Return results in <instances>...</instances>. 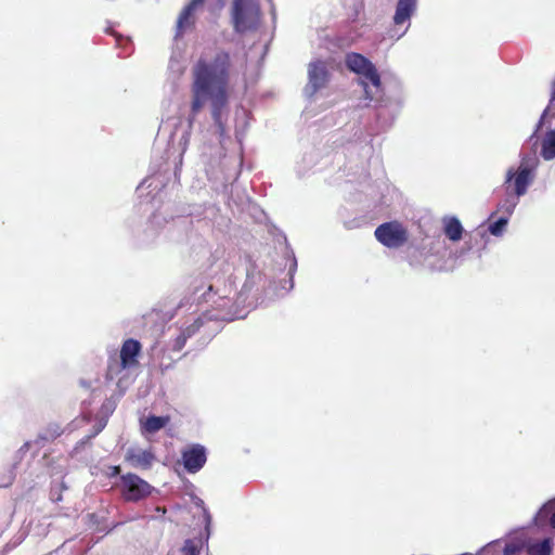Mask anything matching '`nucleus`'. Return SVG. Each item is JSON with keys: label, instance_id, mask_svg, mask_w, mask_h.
<instances>
[{"label": "nucleus", "instance_id": "1", "mask_svg": "<svg viewBox=\"0 0 555 555\" xmlns=\"http://www.w3.org/2000/svg\"><path fill=\"white\" fill-rule=\"evenodd\" d=\"M230 55L219 51L212 61L199 60L193 67L191 112L195 116L207 103L220 133L224 131L222 111L228 105Z\"/></svg>", "mask_w": 555, "mask_h": 555}, {"label": "nucleus", "instance_id": "2", "mask_svg": "<svg viewBox=\"0 0 555 555\" xmlns=\"http://www.w3.org/2000/svg\"><path fill=\"white\" fill-rule=\"evenodd\" d=\"M250 274L247 273V282L243 289L237 294L234 299L235 291L233 283L229 281L222 287L216 283H208L194 286L192 292L193 301L197 305L208 304L210 309H207L198 317L192 324L181 328L180 333L185 334L189 339L194 336L207 321H233L235 319H244L246 312L244 311L246 296L245 293L251 287Z\"/></svg>", "mask_w": 555, "mask_h": 555}, {"label": "nucleus", "instance_id": "3", "mask_svg": "<svg viewBox=\"0 0 555 555\" xmlns=\"http://www.w3.org/2000/svg\"><path fill=\"white\" fill-rule=\"evenodd\" d=\"M346 67L359 75V82L363 87L365 98L370 101L379 103L380 108H386L389 114L397 115L403 104V96L401 93L388 95L386 98H378L380 92V76L375 65L364 55L356 52L346 55Z\"/></svg>", "mask_w": 555, "mask_h": 555}, {"label": "nucleus", "instance_id": "4", "mask_svg": "<svg viewBox=\"0 0 555 555\" xmlns=\"http://www.w3.org/2000/svg\"><path fill=\"white\" fill-rule=\"evenodd\" d=\"M539 164V158L534 153H521L519 166L517 168L509 167L506 170L504 184H512L516 196L526 195L535 179Z\"/></svg>", "mask_w": 555, "mask_h": 555}, {"label": "nucleus", "instance_id": "5", "mask_svg": "<svg viewBox=\"0 0 555 555\" xmlns=\"http://www.w3.org/2000/svg\"><path fill=\"white\" fill-rule=\"evenodd\" d=\"M231 21L238 34L255 30L260 22V8L256 0H233Z\"/></svg>", "mask_w": 555, "mask_h": 555}, {"label": "nucleus", "instance_id": "6", "mask_svg": "<svg viewBox=\"0 0 555 555\" xmlns=\"http://www.w3.org/2000/svg\"><path fill=\"white\" fill-rule=\"evenodd\" d=\"M141 344L133 338L126 339L120 348L119 362L108 364L107 377L114 379L124 370L131 369L138 364V357L141 352Z\"/></svg>", "mask_w": 555, "mask_h": 555}, {"label": "nucleus", "instance_id": "7", "mask_svg": "<svg viewBox=\"0 0 555 555\" xmlns=\"http://www.w3.org/2000/svg\"><path fill=\"white\" fill-rule=\"evenodd\" d=\"M376 240L387 248H399L408 241L406 229L398 221H389L379 224L375 229Z\"/></svg>", "mask_w": 555, "mask_h": 555}, {"label": "nucleus", "instance_id": "8", "mask_svg": "<svg viewBox=\"0 0 555 555\" xmlns=\"http://www.w3.org/2000/svg\"><path fill=\"white\" fill-rule=\"evenodd\" d=\"M153 487L135 474L128 473L121 476V492L126 501L137 502L149 496Z\"/></svg>", "mask_w": 555, "mask_h": 555}, {"label": "nucleus", "instance_id": "9", "mask_svg": "<svg viewBox=\"0 0 555 555\" xmlns=\"http://www.w3.org/2000/svg\"><path fill=\"white\" fill-rule=\"evenodd\" d=\"M330 73L324 61L317 60L309 63L308 83L304 89L307 98H312L319 90L324 88L328 81Z\"/></svg>", "mask_w": 555, "mask_h": 555}, {"label": "nucleus", "instance_id": "10", "mask_svg": "<svg viewBox=\"0 0 555 555\" xmlns=\"http://www.w3.org/2000/svg\"><path fill=\"white\" fill-rule=\"evenodd\" d=\"M181 459L184 469L189 474H196L206 464V448L199 443H193L181 451Z\"/></svg>", "mask_w": 555, "mask_h": 555}, {"label": "nucleus", "instance_id": "11", "mask_svg": "<svg viewBox=\"0 0 555 555\" xmlns=\"http://www.w3.org/2000/svg\"><path fill=\"white\" fill-rule=\"evenodd\" d=\"M206 0H190L181 10L176 25V37L183 35L195 25L196 13L203 9Z\"/></svg>", "mask_w": 555, "mask_h": 555}, {"label": "nucleus", "instance_id": "12", "mask_svg": "<svg viewBox=\"0 0 555 555\" xmlns=\"http://www.w3.org/2000/svg\"><path fill=\"white\" fill-rule=\"evenodd\" d=\"M285 276L280 279L279 286H274L276 296H284L294 287V275L297 270V259L292 250H286L283 258Z\"/></svg>", "mask_w": 555, "mask_h": 555}, {"label": "nucleus", "instance_id": "13", "mask_svg": "<svg viewBox=\"0 0 555 555\" xmlns=\"http://www.w3.org/2000/svg\"><path fill=\"white\" fill-rule=\"evenodd\" d=\"M125 460L132 467L146 470L153 466L156 456L151 450L131 447L127 449Z\"/></svg>", "mask_w": 555, "mask_h": 555}, {"label": "nucleus", "instance_id": "14", "mask_svg": "<svg viewBox=\"0 0 555 555\" xmlns=\"http://www.w3.org/2000/svg\"><path fill=\"white\" fill-rule=\"evenodd\" d=\"M417 0H397L396 11L393 15V24L396 26L408 23L405 29L396 36V39H400L410 27V18L416 12Z\"/></svg>", "mask_w": 555, "mask_h": 555}, {"label": "nucleus", "instance_id": "15", "mask_svg": "<svg viewBox=\"0 0 555 555\" xmlns=\"http://www.w3.org/2000/svg\"><path fill=\"white\" fill-rule=\"evenodd\" d=\"M224 254L225 250L221 246L216 247L214 250L204 249L203 256L205 257V260L201 264L203 271L208 275H211L222 270L224 267Z\"/></svg>", "mask_w": 555, "mask_h": 555}, {"label": "nucleus", "instance_id": "16", "mask_svg": "<svg viewBox=\"0 0 555 555\" xmlns=\"http://www.w3.org/2000/svg\"><path fill=\"white\" fill-rule=\"evenodd\" d=\"M165 222V218L159 212L153 214L152 217L146 222L142 235L139 237L140 244H153Z\"/></svg>", "mask_w": 555, "mask_h": 555}, {"label": "nucleus", "instance_id": "17", "mask_svg": "<svg viewBox=\"0 0 555 555\" xmlns=\"http://www.w3.org/2000/svg\"><path fill=\"white\" fill-rule=\"evenodd\" d=\"M533 521L538 527L550 525L555 529V498L547 501L540 507L533 518Z\"/></svg>", "mask_w": 555, "mask_h": 555}, {"label": "nucleus", "instance_id": "18", "mask_svg": "<svg viewBox=\"0 0 555 555\" xmlns=\"http://www.w3.org/2000/svg\"><path fill=\"white\" fill-rule=\"evenodd\" d=\"M443 233L451 242L462 240L464 228L460 219L455 216H446L442 219Z\"/></svg>", "mask_w": 555, "mask_h": 555}, {"label": "nucleus", "instance_id": "19", "mask_svg": "<svg viewBox=\"0 0 555 555\" xmlns=\"http://www.w3.org/2000/svg\"><path fill=\"white\" fill-rule=\"evenodd\" d=\"M541 156L544 160L555 158V129H551L545 133L541 144Z\"/></svg>", "mask_w": 555, "mask_h": 555}, {"label": "nucleus", "instance_id": "20", "mask_svg": "<svg viewBox=\"0 0 555 555\" xmlns=\"http://www.w3.org/2000/svg\"><path fill=\"white\" fill-rule=\"evenodd\" d=\"M520 197L521 196H516L514 192L513 194H507L505 198L498 204V210L509 218L514 214Z\"/></svg>", "mask_w": 555, "mask_h": 555}, {"label": "nucleus", "instance_id": "21", "mask_svg": "<svg viewBox=\"0 0 555 555\" xmlns=\"http://www.w3.org/2000/svg\"><path fill=\"white\" fill-rule=\"evenodd\" d=\"M168 423V417L150 415L144 421L142 427L146 433L154 434L164 428Z\"/></svg>", "mask_w": 555, "mask_h": 555}, {"label": "nucleus", "instance_id": "22", "mask_svg": "<svg viewBox=\"0 0 555 555\" xmlns=\"http://www.w3.org/2000/svg\"><path fill=\"white\" fill-rule=\"evenodd\" d=\"M63 433L62 427L56 423H51L47 425L39 434L38 439L42 441H53L57 437H60Z\"/></svg>", "mask_w": 555, "mask_h": 555}, {"label": "nucleus", "instance_id": "23", "mask_svg": "<svg viewBox=\"0 0 555 555\" xmlns=\"http://www.w3.org/2000/svg\"><path fill=\"white\" fill-rule=\"evenodd\" d=\"M551 552L552 541L550 538H545L528 546V553L530 555H551Z\"/></svg>", "mask_w": 555, "mask_h": 555}, {"label": "nucleus", "instance_id": "24", "mask_svg": "<svg viewBox=\"0 0 555 555\" xmlns=\"http://www.w3.org/2000/svg\"><path fill=\"white\" fill-rule=\"evenodd\" d=\"M201 546V540L186 539L181 548L182 555H199Z\"/></svg>", "mask_w": 555, "mask_h": 555}, {"label": "nucleus", "instance_id": "25", "mask_svg": "<svg viewBox=\"0 0 555 555\" xmlns=\"http://www.w3.org/2000/svg\"><path fill=\"white\" fill-rule=\"evenodd\" d=\"M508 217L502 216L489 225V232L493 236H501L508 223Z\"/></svg>", "mask_w": 555, "mask_h": 555}, {"label": "nucleus", "instance_id": "26", "mask_svg": "<svg viewBox=\"0 0 555 555\" xmlns=\"http://www.w3.org/2000/svg\"><path fill=\"white\" fill-rule=\"evenodd\" d=\"M195 505L203 509V515H204V520H205V530L207 533L206 540H208V538L210 535L209 527L211 524V516H210L208 509L205 507L204 501L202 499L196 498Z\"/></svg>", "mask_w": 555, "mask_h": 555}, {"label": "nucleus", "instance_id": "27", "mask_svg": "<svg viewBox=\"0 0 555 555\" xmlns=\"http://www.w3.org/2000/svg\"><path fill=\"white\" fill-rule=\"evenodd\" d=\"M555 101V82L553 83V87H552V93H551V100H550V104L543 111L542 115H541V118L539 120V124H538V128H540L542 126V124L544 122V119L546 118V116L548 114H552L553 116H555V111L553 112V108H552V105Z\"/></svg>", "mask_w": 555, "mask_h": 555}, {"label": "nucleus", "instance_id": "28", "mask_svg": "<svg viewBox=\"0 0 555 555\" xmlns=\"http://www.w3.org/2000/svg\"><path fill=\"white\" fill-rule=\"evenodd\" d=\"M522 544L520 543H506L503 548L504 555H516L522 550Z\"/></svg>", "mask_w": 555, "mask_h": 555}, {"label": "nucleus", "instance_id": "29", "mask_svg": "<svg viewBox=\"0 0 555 555\" xmlns=\"http://www.w3.org/2000/svg\"><path fill=\"white\" fill-rule=\"evenodd\" d=\"M188 341V338L185 337V334H179L173 344H172V350L173 351H181L183 349V347L185 346Z\"/></svg>", "mask_w": 555, "mask_h": 555}, {"label": "nucleus", "instance_id": "30", "mask_svg": "<svg viewBox=\"0 0 555 555\" xmlns=\"http://www.w3.org/2000/svg\"><path fill=\"white\" fill-rule=\"evenodd\" d=\"M107 424V420L106 418H101L96 422V424L94 425V431L92 435H90L88 438H93L95 437L99 433H101L104 427L106 426Z\"/></svg>", "mask_w": 555, "mask_h": 555}, {"label": "nucleus", "instance_id": "31", "mask_svg": "<svg viewBox=\"0 0 555 555\" xmlns=\"http://www.w3.org/2000/svg\"><path fill=\"white\" fill-rule=\"evenodd\" d=\"M189 140H190V133L188 131L183 132V134L180 138V142H179V144L182 146V153L186 150Z\"/></svg>", "mask_w": 555, "mask_h": 555}, {"label": "nucleus", "instance_id": "32", "mask_svg": "<svg viewBox=\"0 0 555 555\" xmlns=\"http://www.w3.org/2000/svg\"><path fill=\"white\" fill-rule=\"evenodd\" d=\"M499 543V541H493L491 543H488L485 547H482L480 550V552L482 551H490L492 547H494L496 544Z\"/></svg>", "mask_w": 555, "mask_h": 555}, {"label": "nucleus", "instance_id": "33", "mask_svg": "<svg viewBox=\"0 0 555 555\" xmlns=\"http://www.w3.org/2000/svg\"><path fill=\"white\" fill-rule=\"evenodd\" d=\"M146 183H147V188H151V186H152V184H153V182H152V181H150V179H146V180H144V181L141 183V185H140V186L142 188V186H144Z\"/></svg>", "mask_w": 555, "mask_h": 555}, {"label": "nucleus", "instance_id": "34", "mask_svg": "<svg viewBox=\"0 0 555 555\" xmlns=\"http://www.w3.org/2000/svg\"><path fill=\"white\" fill-rule=\"evenodd\" d=\"M116 40H117L118 44H121V42L124 41V38L121 36H117Z\"/></svg>", "mask_w": 555, "mask_h": 555}, {"label": "nucleus", "instance_id": "35", "mask_svg": "<svg viewBox=\"0 0 555 555\" xmlns=\"http://www.w3.org/2000/svg\"><path fill=\"white\" fill-rule=\"evenodd\" d=\"M119 470V467H114V474H117Z\"/></svg>", "mask_w": 555, "mask_h": 555}]
</instances>
